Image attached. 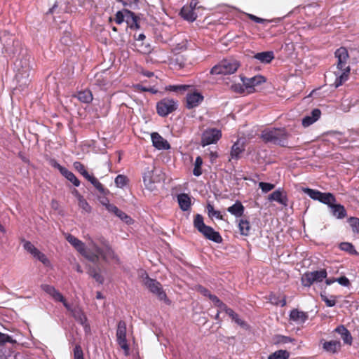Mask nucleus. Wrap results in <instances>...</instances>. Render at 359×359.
<instances>
[{
    "instance_id": "1",
    "label": "nucleus",
    "mask_w": 359,
    "mask_h": 359,
    "mask_svg": "<svg viewBox=\"0 0 359 359\" xmlns=\"http://www.w3.org/2000/svg\"><path fill=\"white\" fill-rule=\"evenodd\" d=\"M67 241L85 258L91 262L96 260L97 254L100 252L97 243L90 238L87 241V245L85 243L72 236L67 233L65 236Z\"/></svg>"
},
{
    "instance_id": "2",
    "label": "nucleus",
    "mask_w": 359,
    "mask_h": 359,
    "mask_svg": "<svg viewBox=\"0 0 359 359\" xmlns=\"http://www.w3.org/2000/svg\"><path fill=\"white\" fill-rule=\"evenodd\" d=\"M335 57L337 59V71L334 72L336 79L334 83L335 88L342 85L348 78L350 67L347 65L348 53L346 48L341 47L335 51Z\"/></svg>"
},
{
    "instance_id": "3",
    "label": "nucleus",
    "mask_w": 359,
    "mask_h": 359,
    "mask_svg": "<svg viewBox=\"0 0 359 359\" xmlns=\"http://www.w3.org/2000/svg\"><path fill=\"white\" fill-rule=\"evenodd\" d=\"M261 137L265 142L285 146L289 134L285 128H266L262 131Z\"/></svg>"
},
{
    "instance_id": "4",
    "label": "nucleus",
    "mask_w": 359,
    "mask_h": 359,
    "mask_svg": "<svg viewBox=\"0 0 359 359\" xmlns=\"http://www.w3.org/2000/svg\"><path fill=\"white\" fill-rule=\"evenodd\" d=\"M239 62L233 58L225 59L215 65L210 70L212 74H231L236 72Z\"/></svg>"
},
{
    "instance_id": "5",
    "label": "nucleus",
    "mask_w": 359,
    "mask_h": 359,
    "mask_svg": "<svg viewBox=\"0 0 359 359\" xmlns=\"http://www.w3.org/2000/svg\"><path fill=\"white\" fill-rule=\"evenodd\" d=\"M302 190L313 200L318 201L325 205H330L332 202H336L334 196L330 193H323L309 188H304Z\"/></svg>"
},
{
    "instance_id": "6",
    "label": "nucleus",
    "mask_w": 359,
    "mask_h": 359,
    "mask_svg": "<svg viewBox=\"0 0 359 359\" xmlns=\"http://www.w3.org/2000/svg\"><path fill=\"white\" fill-rule=\"evenodd\" d=\"M327 275L325 269L306 273L302 278V285L305 287H310L314 283L322 282Z\"/></svg>"
},
{
    "instance_id": "7",
    "label": "nucleus",
    "mask_w": 359,
    "mask_h": 359,
    "mask_svg": "<svg viewBox=\"0 0 359 359\" xmlns=\"http://www.w3.org/2000/svg\"><path fill=\"white\" fill-rule=\"evenodd\" d=\"M177 107V103L172 99L164 98L157 103L158 114L161 116H166L174 111Z\"/></svg>"
},
{
    "instance_id": "8",
    "label": "nucleus",
    "mask_w": 359,
    "mask_h": 359,
    "mask_svg": "<svg viewBox=\"0 0 359 359\" xmlns=\"http://www.w3.org/2000/svg\"><path fill=\"white\" fill-rule=\"evenodd\" d=\"M241 81L244 84L247 93L255 91V87L266 82V79L262 75H257L251 78L241 76Z\"/></svg>"
},
{
    "instance_id": "9",
    "label": "nucleus",
    "mask_w": 359,
    "mask_h": 359,
    "mask_svg": "<svg viewBox=\"0 0 359 359\" xmlns=\"http://www.w3.org/2000/svg\"><path fill=\"white\" fill-rule=\"evenodd\" d=\"M101 244L102 247L98 246L100 252L97 254L96 260L95 262L97 261L100 258H102L107 262L117 259L113 250L105 240L102 239L101 241Z\"/></svg>"
},
{
    "instance_id": "10",
    "label": "nucleus",
    "mask_w": 359,
    "mask_h": 359,
    "mask_svg": "<svg viewBox=\"0 0 359 359\" xmlns=\"http://www.w3.org/2000/svg\"><path fill=\"white\" fill-rule=\"evenodd\" d=\"M144 285L146 287L154 294L157 295L159 299L165 300L166 294L162 290L161 285L156 280L149 278L147 276L144 280Z\"/></svg>"
},
{
    "instance_id": "11",
    "label": "nucleus",
    "mask_w": 359,
    "mask_h": 359,
    "mask_svg": "<svg viewBox=\"0 0 359 359\" xmlns=\"http://www.w3.org/2000/svg\"><path fill=\"white\" fill-rule=\"evenodd\" d=\"M222 137L221 131L215 128L207 129L204 131L202 137V145L206 146L216 143Z\"/></svg>"
},
{
    "instance_id": "12",
    "label": "nucleus",
    "mask_w": 359,
    "mask_h": 359,
    "mask_svg": "<svg viewBox=\"0 0 359 359\" xmlns=\"http://www.w3.org/2000/svg\"><path fill=\"white\" fill-rule=\"evenodd\" d=\"M116 337L118 344L127 354L129 350V347L126 340V325L124 321H120L118 324Z\"/></svg>"
},
{
    "instance_id": "13",
    "label": "nucleus",
    "mask_w": 359,
    "mask_h": 359,
    "mask_svg": "<svg viewBox=\"0 0 359 359\" xmlns=\"http://www.w3.org/2000/svg\"><path fill=\"white\" fill-rule=\"evenodd\" d=\"M290 320L297 325L304 323L309 318L307 313L297 309H292L290 313Z\"/></svg>"
},
{
    "instance_id": "14",
    "label": "nucleus",
    "mask_w": 359,
    "mask_h": 359,
    "mask_svg": "<svg viewBox=\"0 0 359 359\" xmlns=\"http://www.w3.org/2000/svg\"><path fill=\"white\" fill-rule=\"evenodd\" d=\"M203 100V96L198 92L188 93L187 95V107L192 109L199 105Z\"/></svg>"
},
{
    "instance_id": "15",
    "label": "nucleus",
    "mask_w": 359,
    "mask_h": 359,
    "mask_svg": "<svg viewBox=\"0 0 359 359\" xmlns=\"http://www.w3.org/2000/svg\"><path fill=\"white\" fill-rule=\"evenodd\" d=\"M195 6L196 3L194 2H191L189 6H184L181 10L182 17L186 20L194 22L197 18V15L194 12Z\"/></svg>"
},
{
    "instance_id": "16",
    "label": "nucleus",
    "mask_w": 359,
    "mask_h": 359,
    "mask_svg": "<svg viewBox=\"0 0 359 359\" xmlns=\"http://www.w3.org/2000/svg\"><path fill=\"white\" fill-rule=\"evenodd\" d=\"M53 165L55 168H57L61 172V174L64 177H65L69 181H70L74 186L79 187L80 185L79 180L77 179V177L72 172L68 170L66 168L62 167L57 162H54Z\"/></svg>"
},
{
    "instance_id": "17",
    "label": "nucleus",
    "mask_w": 359,
    "mask_h": 359,
    "mask_svg": "<svg viewBox=\"0 0 359 359\" xmlns=\"http://www.w3.org/2000/svg\"><path fill=\"white\" fill-rule=\"evenodd\" d=\"M200 233H201L207 239L210 240L215 243H220L222 241V238L219 232L215 231L212 227L206 225Z\"/></svg>"
},
{
    "instance_id": "18",
    "label": "nucleus",
    "mask_w": 359,
    "mask_h": 359,
    "mask_svg": "<svg viewBox=\"0 0 359 359\" xmlns=\"http://www.w3.org/2000/svg\"><path fill=\"white\" fill-rule=\"evenodd\" d=\"M151 141L154 147L157 149H169L170 144L167 140H165L163 137H161L157 133H153L151 135Z\"/></svg>"
},
{
    "instance_id": "19",
    "label": "nucleus",
    "mask_w": 359,
    "mask_h": 359,
    "mask_svg": "<svg viewBox=\"0 0 359 359\" xmlns=\"http://www.w3.org/2000/svg\"><path fill=\"white\" fill-rule=\"evenodd\" d=\"M321 112L318 109H314L311 114L306 116L302 119V125L306 128L314 123L320 117Z\"/></svg>"
},
{
    "instance_id": "20",
    "label": "nucleus",
    "mask_w": 359,
    "mask_h": 359,
    "mask_svg": "<svg viewBox=\"0 0 359 359\" xmlns=\"http://www.w3.org/2000/svg\"><path fill=\"white\" fill-rule=\"evenodd\" d=\"M327 205L331 208L332 215L337 219H343L346 217V211L343 205L335 204V202Z\"/></svg>"
},
{
    "instance_id": "21",
    "label": "nucleus",
    "mask_w": 359,
    "mask_h": 359,
    "mask_svg": "<svg viewBox=\"0 0 359 359\" xmlns=\"http://www.w3.org/2000/svg\"><path fill=\"white\" fill-rule=\"evenodd\" d=\"M143 182L146 188L150 191L155 189V180L153 178V170H148L143 175Z\"/></svg>"
},
{
    "instance_id": "22",
    "label": "nucleus",
    "mask_w": 359,
    "mask_h": 359,
    "mask_svg": "<svg viewBox=\"0 0 359 359\" xmlns=\"http://www.w3.org/2000/svg\"><path fill=\"white\" fill-rule=\"evenodd\" d=\"M244 206L240 201H236L233 205L227 208V211L236 217H241L244 213Z\"/></svg>"
},
{
    "instance_id": "23",
    "label": "nucleus",
    "mask_w": 359,
    "mask_h": 359,
    "mask_svg": "<svg viewBox=\"0 0 359 359\" xmlns=\"http://www.w3.org/2000/svg\"><path fill=\"white\" fill-rule=\"evenodd\" d=\"M177 201L180 208L183 211H187L191 206V198L187 194H180L177 196Z\"/></svg>"
},
{
    "instance_id": "24",
    "label": "nucleus",
    "mask_w": 359,
    "mask_h": 359,
    "mask_svg": "<svg viewBox=\"0 0 359 359\" xmlns=\"http://www.w3.org/2000/svg\"><path fill=\"white\" fill-rule=\"evenodd\" d=\"M254 57L262 63H269L274 58V53L273 51H265L258 53L255 55Z\"/></svg>"
},
{
    "instance_id": "25",
    "label": "nucleus",
    "mask_w": 359,
    "mask_h": 359,
    "mask_svg": "<svg viewBox=\"0 0 359 359\" xmlns=\"http://www.w3.org/2000/svg\"><path fill=\"white\" fill-rule=\"evenodd\" d=\"M269 200L276 201L282 205H286L287 203L286 195L280 190H276L270 194Z\"/></svg>"
},
{
    "instance_id": "26",
    "label": "nucleus",
    "mask_w": 359,
    "mask_h": 359,
    "mask_svg": "<svg viewBox=\"0 0 359 359\" xmlns=\"http://www.w3.org/2000/svg\"><path fill=\"white\" fill-rule=\"evenodd\" d=\"M341 347V344L338 341H325L323 343V348L329 353H334L337 352Z\"/></svg>"
},
{
    "instance_id": "27",
    "label": "nucleus",
    "mask_w": 359,
    "mask_h": 359,
    "mask_svg": "<svg viewBox=\"0 0 359 359\" xmlns=\"http://www.w3.org/2000/svg\"><path fill=\"white\" fill-rule=\"evenodd\" d=\"M19 41H15V39L13 37L11 39H9L8 41H4V50L6 53L9 54H14L16 51L15 47L19 46Z\"/></svg>"
},
{
    "instance_id": "28",
    "label": "nucleus",
    "mask_w": 359,
    "mask_h": 359,
    "mask_svg": "<svg viewBox=\"0 0 359 359\" xmlns=\"http://www.w3.org/2000/svg\"><path fill=\"white\" fill-rule=\"evenodd\" d=\"M244 147L243 142L238 140L231 148V158H238L240 154L243 151Z\"/></svg>"
},
{
    "instance_id": "29",
    "label": "nucleus",
    "mask_w": 359,
    "mask_h": 359,
    "mask_svg": "<svg viewBox=\"0 0 359 359\" xmlns=\"http://www.w3.org/2000/svg\"><path fill=\"white\" fill-rule=\"evenodd\" d=\"M335 331L341 335L344 343L351 344L352 337L350 334V332L346 327H344V326H340L337 327L335 329Z\"/></svg>"
},
{
    "instance_id": "30",
    "label": "nucleus",
    "mask_w": 359,
    "mask_h": 359,
    "mask_svg": "<svg viewBox=\"0 0 359 359\" xmlns=\"http://www.w3.org/2000/svg\"><path fill=\"white\" fill-rule=\"evenodd\" d=\"M130 16H132V13L128 11H118L115 16V21L117 24H121L125 20L129 23Z\"/></svg>"
},
{
    "instance_id": "31",
    "label": "nucleus",
    "mask_w": 359,
    "mask_h": 359,
    "mask_svg": "<svg viewBox=\"0 0 359 359\" xmlns=\"http://www.w3.org/2000/svg\"><path fill=\"white\" fill-rule=\"evenodd\" d=\"M290 353L286 350H278L268 356V359H289Z\"/></svg>"
},
{
    "instance_id": "32",
    "label": "nucleus",
    "mask_w": 359,
    "mask_h": 359,
    "mask_svg": "<svg viewBox=\"0 0 359 359\" xmlns=\"http://www.w3.org/2000/svg\"><path fill=\"white\" fill-rule=\"evenodd\" d=\"M77 98L82 102L89 103L93 100V95L88 90L80 91L77 94Z\"/></svg>"
},
{
    "instance_id": "33",
    "label": "nucleus",
    "mask_w": 359,
    "mask_h": 359,
    "mask_svg": "<svg viewBox=\"0 0 359 359\" xmlns=\"http://www.w3.org/2000/svg\"><path fill=\"white\" fill-rule=\"evenodd\" d=\"M238 228L241 234L248 236L250 233V225L247 219H241L238 223Z\"/></svg>"
},
{
    "instance_id": "34",
    "label": "nucleus",
    "mask_w": 359,
    "mask_h": 359,
    "mask_svg": "<svg viewBox=\"0 0 359 359\" xmlns=\"http://www.w3.org/2000/svg\"><path fill=\"white\" fill-rule=\"evenodd\" d=\"M207 211L210 217H215L219 219H223V217L221 215V212L218 210H215L213 205H212L210 203H208L207 205Z\"/></svg>"
},
{
    "instance_id": "35",
    "label": "nucleus",
    "mask_w": 359,
    "mask_h": 359,
    "mask_svg": "<svg viewBox=\"0 0 359 359\" xmlns=\"http://www.w3.org/2000/svg\"><path fill=\"white\" fill-rule=\"evenodd\" d=\"M33 257L40 261L46 266H50V262L47 257L41 252L39 250L33 255Z\"/></svg>"
},
{
    "instance_id": "36",
    "label": "nucleus",
    "mask_w": 359,
    "mask_h": 359,
    "mask_svg": "<svg viewBox=\"0 0 359 359\" xmlns=\"http://www.w3.org/2000/svg\"><path fill=\"white\" fill-rule=\"evenodd\" d=\"M341 250L348 252L351 255H358V252L355 250L354 246L348 242L341 243L339 245Z\"/></svg>"
},
{
    "instance_id": "37",
    "label": "nucleus",
    "mask_w": 359,
    "mask_h": 359,
    "mask_svg": "<svg viewBox=\"0 0 359 359\" xmlns=\"http://www.w3.org/2000/svg\"><path fill=\"white\" fill-rule=\"evenodd\" d=\"M194 224L195 228L199 232H201V230L205 228V226H206L203 222V217L199 214H198L195 216V218L194 220Z\"/></svg>"
},
{
    "instance_id": "38",
    "label": "nucleus",
    "mask_w": 359,
    "mask_h": 359,
    "mask_svg": "<svg viewBox=\"0 0 359 359\" xmlns=\"http://www.w3.org/2000/svg\"><path fill=\"white\" fill-rule=\"evenodd\" d=\"M202 165H203V159L200 156H198L196 158L195 163H194V168L193 170V174L195 176L198 177L202 174V170H201Z\"/></svg>"
},
{
    "instance_id": "39",
    "label": "nucleus",
    "mask_w": 359,
    "mask_h": 359,
    "mask_svg": "<svg viewBox=\"0 0 359 359\" xmlns=\"http://www.w3.org/2000/svg\"><path fill=\"white\" fill-rule=\"evenodd\" d=\"M74 168L80 172L86 180L90 176L89 173L86 171L85 166L79 161L74 163Z\"/></svg>"
},
{
    "instance_id": "40",
    "label": "nucleus",
    "mask_w": 359,
    "mask_h": 359,
    "mask_svg": "<svg viewBox=\"0 0 359 359\" xmlns=\"http://www.w3.org/2000/svg\"><path fill=\"white\" fill-rule=\"evenodd\" d=\"M52 297L57 302L63 303V305L67 310H70V305L66 302L62 294L56 290L55 292L52 295Z\"/></svg>"
},
{
    "instance_id": "41",
    "label": "nucleus",
    "mask_w": 359,
    "mask_h": 359,
    "mask_svg": "<svg viewBox=\"0 0 359 359\" xmlns=\"http://www.w3.org/2000/svg\"><path fill=\"white\" fill-rule=\"evenodd\" d=\"M69 311H71V313H72L74 317L77 320H79L81 323L83 324L85 322L86 318H85L83 313L80 311L79 309H72V307L70 306V310H69Z\"/></svg>"
},
{
    "instance_id": "42",
    "label": "nucleus",
    "mask_w": 359,
    "mask_h": 359,
    "mask_svg": "<svg viewBox=\"0 0 359 359\" xmlns=\"http://www.w3.org/2000/svg\"><path fill=\"white\" fill-rule=\"evenodd\" d=\"M87 180H88L100 192L104 193V189L102 184L93 175H90Z\"/></svg>"
},
{
    "instance_id": "43",
    "label": "nucleus",
    "mask_w": 359,
    "mask_h": 359,
    "mask_svg": "<svg viewBox=\"0 0 359 359\" xmlns=\"http://www.w3.org/2000/svg\"><path fill=\"white\" fill-rule=\"evenodd\" d=\"M23 248L25 250H27L29 253H30L32 256L36 254V252L39 250L31 242L25 241L23 243Z\"/></svg>"
},
{
    "instance_id": "44",
    "label": "nucleus",
    "mask_w": 359,
    "mask_h": 359,
    "mask_svg": "<svg viewBox=\"0 0 359 359\" xmlns=\"http://www.w3.org/2000/svg\"><path fill=\"white\" fill-rule=\"evenodd\" d=\"M127 181L128 180H127V178L126 176L122 175H118L115 178L114 182L117 187L123 188V187H125L126 185Z\"/></svg>"
},
{
    "instance_id": "45",
    "label": "nucleus",
    "mask_w": 359,
    "mask_h": 359,
    "mask_svg": "<svg viewBox=\"0 0 359 359\" xmlns=\"http://www.w3.org/2000/svg\"><path fill=\"white\" fill-rule=\"evenodd\" d=\"M78 204L79 208H81L84 212H90L91 211V207L84 198L79 200Z\"/></svg>"
},
{
    "instance_id": "46",
    "label": "nucleus",
    "mask_w": 359,
    "mask_h": 359,
    "mask_svg": "<svg viewBox=\"0 0 359 359\" xmlns=\"http://www.w3.org/2000/svg\"><path fill=\"white\" fill-rule=\"evenodd\" d=\"M230 88L233 91L236 93H242L246 92L245 87L243 83L231 84Z\"/></svg>"
},
{
    "instance_id": "47",
    "label": "nucleus",
    "mask_w": 359,
    "mask_h": 359,
    "mask_svg": "<svg viewBox=\"0 0 359 359\" xmlns=\"http://www.w3.org/2000/svg\"><path fill=\"white\" fill-rule=\"evenodd\" d=\"M116 216L128 224H130L133 222L132 218L120 210L117 212Z\"/></svg>"
},
{
    "instance_id": "48",
    "label": "nucleus",
    "mask_w": 359,
    "mask_h": 359,
    "mask_svg": "<svg viewBox=\"0 0 359 359\" xmlns=\"http://www.w3.org/2000/svg\"><path fill=\"white\" fill-rule=\"evenodd\" d=\"M349 224L354 232H359V219L356 217H351L349 219Z\"/></svg>"
},
{
    "instance_id": "49",
    "label": "nucleus",
    "mask_w": 359,
    "mask_h": 359,
    "mask_svg": "<svg viewBox=\"0 0 359 359\" xmlns=\"http://www.w3.org/2000/svg\"><path fill=\"white\" fill-rule=\"evenodd\" d=\"M259 187L264 193L269 192L274 188V185L273 184L267 182H259Z\"/></svg>"
},
{
    "instance_id": "50",
    "label": "nucleus",
    "mask_w": 359,
    "mask_h": 359,
    "mask_svg": "<svg viewBox=\"0 0 359 359\" xmlns=\"http://www.w3.org/2000/svg\"><path fill=\"white\" fill-rule=\"evenodd\" d=\"M7 342L13 343L15 341L13 340L9 335L0 332V345L4 344Z\"/></svg>"
},
{
    "instance_id": "51",
    "label": "nucleus",
    "mask_w": 359,
    "mask_h": 359,
    "mask_svg": "<svg viewBox=\"0 0 359 359\" xmlns=\"http://www.w3.org/2000/svg\"><path fill=\"white\" fill-rule=\"evenodd\" d=\"M323 301H324L326 305L329 307L334 306L336 304V300L334 297H331L330 298L327 297L325 295H321Z\"/></svg>"
},
{
    "instance_id": "52",
    "label": "nucleus",
    "mask_w": 359,
    "mask_h": 359,
    "mask_svg": "<svg viewBox=\"0 0 359 359\" xmlns=\"http://www.w3.org/2000/svg\"><path fill=\"white\" fill-rule=\"evenodd\" d=\"M41 288L43 291L50 294L51 297L56 291V289L53 286L46 284L42 285Z\"/></svg>"
},
{
    "instance_id": "53",
    "label": "nucleus",
    "mask_w": 359,
    "mask_h": 359,
    "mask_svg": "<svg viewBox=\"0 0 359 359\" xmlns=\"http://www.w3.org/2000/svg\"><path fill=\"white\" fill-rule=\"evenodd\" d=\"M186 89L185 86H175L170 85L165 87L166 90L176 92L178 90H184Z\"/></svg>"
},
{
    "instance_id": "54",
    "label": "nucleus",
    "mask_w": 359,
    "mask_h": 359,
    "mask_svg": "<svg viewBox=\"0 0 359 359\" xmlns=\"http://www.w3.org/2000/svg\"><path fill=\"white\" fill-rule=\"evenodd\" d=\"M74 359H83V351L79 346H76L74 351Z\"/></svg>"
},
{
    "instance_id": "55",
    "label": "nucleus",
    "mask_w": 359,
    "mask_h": 359,
    "mask_svg": "<svg viewBox=\"0 0 359 359\" xmlns=\"http://www.w3.org/2000/svg\"><path fill=\"white\" fill-rule=\"evenodd\" d=\"M248 17L250 20H253L254 22H257V23H263L264 22H273L274 21V20H265V19H263V18H259V17H257L252 14H248Z\"/></svg>"
},
{
    "instance_id": "56",
    "label": "nucleus",
    "mask_w": 359,
    "mask_h": 359,
    "mask_svg": "<svg viewBox=\"0 0 359 359\" xmlns=\"http://www.w3.org/2000/svg\"><path fill=\"white\" fill-rule=\"evenodd\" d=\"M337 282H338L339 284H340L341 285L345 286V287L348 286L350 284L349 280L345 276H342V277L337 278Z\"/></svg>"
},
{
    "instance_id": "57",
    "label": "nucleus",
    "mask_w": 359,
    "mask_h": 359,
    "mask_svg": "<svg viewBox=\"0 0 359 359\" xmlns=\"http://www.w3.org/2000/svg\"><path fill=\"white\" fill-rule=\"evenodd\" d=\"M90 276H92L93 277V278H95V280L98 282L99 283H102L103 281H104V278L102 276V275H100V273L95 272V271H91L90 273Z\"/></svg>"
},
{
    "instance_id": "58",
    "label": "nucleus",
    "mask_w": 359,
    "mask_h": 359,
    "mask_svg": "<svg viewBox=\"0 0 359 359\" xmlns=\"http://www.w3.org/2000/svg\"><path fill=\"white\" fill-rule=\"evenodd\" d=\"M197 290L201 294H202L203 296L208 297L209 298H210V296L212 294L208 290H207L206 288H205V287H203L202 286H198V288H197Z\"/></svg>"
},
{
    "instance_id": "59",
    "label": "nucleus",
    "mask_w": 359,
    "mask_h": 359,
    "mask_svg": "<svg viewBox=\"0 0 359 359\" xmlns=\"http://www.w3.org/2000/svg\"><path fill=\"white\" fill-rule=\"evenodd\" d=\"M130 18L131 19V22H129V25H130V27L131 29H137L138 28V25H137V20H136V18L135 16L134 15V14L132 13V16H130Z\"/></svg>"
},
{
    "instance_id": "60",
    "label": "nucleus",
    "mask_w": 359,
    "mask_h": 359,
    "mask_svg": "<svg viewBox=\"0 0 359 359\" xmlns=\"http://www.w3.org/2000/svg\"><path fill=\"white\" fill-rule=\"evenodd\" d=\"M109 212L114 213L115 215H116L117 212H118L119 209L115 206L113 204H108L107 206L105 208Z\"/></svg>"
},
{
    "instance_id": "61",
    "label": "nucleus",
    "mask_w": 359,
    "mask_h": 359,
    "mask_svg": "<svg viewBox=\"0 0 359 359\" xmlns=\"http://www.w3.org/2000/svg\"><path fill=\"white\" fill-rule=\"evenodd\" d=\"M292 341V339L285 336H278V343L287 344Z\"/></svg>"
},
{
    "instance_id": "62",
    "label": "nucleus",
    "mask_w": 359,
    "mask_h": 359,
    "mask_svg": "<svg viewBox=\"0 0 359 359\" xmlns=\"http://www.w3.org/2000/svg\"><path fill=\"white\" fill-rule=\"evenodd\" d=\"M209 299L212 301L215 306H221L222 301H220L217 296L211 294Z\"/></svg>"
},
{
    "instance_id": "63",
    "label": "nucleus",
    "mask_w": 359,
    "mask_h": 359,
    "mask_svg": "<svg viewBox=\"0 0 359 359\" xmlns=\"http://www.w3.org/2000/svg\"><path fill=\"white\" fill-rule=\"evenodd\" d=\"M271 301L273 304H276V305H279L280 306H285L286 304V299H285V297H283L279 301H276V300H273V299H271Z\"/></svg>"
},
{
    "instance_id": "64",
    "label": "nucleus",
    "mask_w": 359,
    "mask_h": 359,
    "mask_svg": "<svg viewBox=\"0 0 359 359\" xmlns=\"http://www.w3.org/2000/svg\"><path fill=\"white\" fill-rule=\"evenodd\" d=\"M233 320L239 325L244 326L245 323L243 320H242L236 314V318H233Z\"/></svg>"
}]
</instances>
